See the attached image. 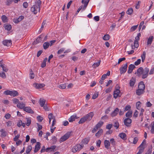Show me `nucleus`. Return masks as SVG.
Returning <instances> with one entry per match:
<instances>
[{"label":"nucleus","mask_w":154,"mask_h":154,"mask_svg":"<svg viewBox=\"0 0 154 154\" xmlns=\"http://www.w3.org/2000/svg\"><path fill=\"white\" fill-rule=\"evenodd\" d=\"M22 125V122L21 120H19L18 123L17 124V125L18 127H20Z\"/></svg>","instance_id":"63"},{"label":"nucleus","mask_w":154,"mask_h":154,"mask_svg":"<svg viewBox=\"0 0 154 154\" xmlns=\"http://www.w3.org/2000/svg\"><path fill=\"white\" fill-rule=\"evenodd\" d=\"M141 36V34L140 33L138 34L137 36L135 38V40L134 42V45H131V48L132 49H134L135 48H137L139 45L138 41L140 40V37Z\"/></svg>","instance_id":"3"},{"label":"nucleus","mask_w":154,"mask_h":154,"mask_svg":"<svg viewBox=\"0 0 154 154\" xmlns=\"http://www.w3.org/2000/svg\"><path fill=\"white\" fill-rule=\"evenodd\" d=\"M82 4H84L83 6L82 7V10H84L86 9V8L87 7L89 3V1L82 0Z\"/></svg>","instance_id":"16"},{"label":"nucleus","mask_w":154,"mask_h":154,"mask_svg":"<svg viewBox=\"0 0 154 154\" xmlns=\"http://www.w3.org/2000/svg\"><path fill=\"white\" fill-rule=\"evenodd\" d=\"M104 143L105 148L107 149H109L110 145L109 141L108 140H105L104 141Z\"/></svg>","instance_id":"17"},{"label":"nucleus","mask_w":154,"mask_h":154,"mask_svg":"<svg viewBox=\"0 0 154 154\" xmlns=\"http://www.w3.org/2000/svg\"><path fill=\"white\" fill-rule=\"evenodd\" d=\"M52 141H53V142H52L53 144H55L57 141V138H56L54 136L52 137Z\"/></svg>","instance_id":"58"},{"label":"nucleus","mask_w":154,"mask_h":154,"mask_svg":"<svg viewBox=\"0 0 154 154\" xmlns=\"http://www.w3.org/2000/svg\"><path fill=\"white\" fill-rule=\"evenodd\" d=\"M89 141V139L88 138H85V139L83 140L82 141V142L85 144H87L88 143V141Z\"/></svg>","instance_id":"48"},{"label":"nucleus","mask_w":154,"mask_h":154,"mask_svg":"<svg viewBox=\"0 0 154 154\" xmlns=\"http://www.w3.org/2000/svg\"><path fill=\"white\" fill-rule=\"evenodd\" d=\"M41 1L40 0H36L35 4L31 7V10L35 14L40 11V7L41 4Z\"/></svg>","instance_id":"1"},{"label":"nucleus","mask_w":154,"mask_h":154,"mask_svg":"<svg viewBox=\"0 0 154 154\" xmlns=\"http://www.w3.org/2000/svg\"><path fill=\"white\" fill-rule=\"evenodd\" d=\"M37 118L38 121L40 122H41L43 119V118L40 116H38Z\"/></svg>","instance_id":"59"},{"label":"nucleus","mask_w":154,"mask_h":154,"mask_svg":"<svg viewBox=\"0 0 154 154\" xmlns=\"http://www.w3.org/2000/svg\"><path fill=\"white\" fill-rule=\"evenodd\" d=\"M46 100L43 98H40L39 99V103L41 107L44 106L45 105Z\"/></svg>","instance_id":"21"},{"label":"nucleus","mask_w":154,"mask_h":154,"mask_svg":"<svg viewBox=\"0 0 154 154\" xmlns=\"http://www.w3.org/2000/svg\"><path fill=\"white\" fill-rule=\"evenodd\" d=\"M110 143L113 146H114L116 145V142L115 141L114 139L113 138H112L110 139Z\"/></svg>","instance_id":"49"},{"label":"nucleus","mask_w":154,"mask_h":154,"mask_svg":"<svg viewBox=\"0 0 154 154\" xmlns=\"http://www.w3.org/2000/svg\"><path fill=\"white\" fill-rule=\"evenodd\" d=\"M110 75V71H108L106 74H104L102 75V77H106V76H109Z\"/></svg>","instance_id":"60"},{"label":"nucleus","mask_w":154,"mask_h":154,"mask_svg":"<svg viewBox=\"0 0 154 154\" xmlns=\"http://www.w3.org/2000/svg\"><path fill=\"white\" fill-rule=\"evenodd\" d=\"M44 35L43 34H42L33 42V44L35 45L38 43L41 42L42 41V38L44 36Z\"/></svg>","instance_id":"9"},{"label":"nucleus","mask_w":154,"mask_h":154,"mask_svg":"<svg viewBox=\"0 0 154 154\" xmlns=\"http://www.w3.org/2000/svg\"><path fill=\"white\" fill-rule=\"evenodd\" d=\"M136 82V79L135 78H132L130 80V85L131 87L133 86Z\"/></svg>","instance_id":"27"},{"label":"nucleus","mask_w":154,"mask_h":154,"mask_svg":"<svg viewBox=\"0 0 154 154\" xmlns=\"http://www.w3.org/2000/svg\"><path fill=\"white\" fill-rule=\"evenodd\" d=\"M83 144H77L72 147V152L73 153H75L77 151H79L83 148Z\"/></svg>","instance_id":"4"},{"label":"nucleus","mask_w":154,"mask_h":154,"mask_svg":"<svg viewBox=\"0 0 154 154\" xmlns=\"http://www.w3.org/2000/svg\"><path fill=\"white\" fill-rule=\"evenodd\" d=\"M103 131L102 129H100L98 132L95 134V136L97 137H99Z\"/></svg>","instance_id":"34"},{"label":"nucleus","mask_w":154,"mask_h":154,"mask_svg":"<svg viewBox=\"0 0 154 154\" xmlns=\"http://www.w3.org/2000/svg\"><path fill=\"white\" fill-rule=\"evenodd\" d=\"M64 51V48H62L58 51L57 53L58 54H60L62 53V52H63Z\"/></svg>","instance_id":"64"},{"label":"nucleus","mask_w":154,"mask_h":154,"mask_svg":"<svg viewBox=\"0 0 154 154\" xmlns=\"http://www.w3.org/2000/svg\"><path fill=\"white\" fill-rule=\"evenodd\" d=\"M34 85H35L36 88L37 89L42 88L45 86L44 84L35 83Z\"/></svg>","instance_id":"25"},{"label":"nucleus","mask_w":154,"mask_h":154,"mask_svg":"<svg viewBox=\"0 0 154 154\" xmlns=\"http://www.w3.org/2000/svg\"><path fill=\"white\" fill-rule=\"evenodd\" d=\"M143 69L142 67L139 68L137 71V74L138 76H140L142 74Z\"/></svg>","instance_id":"24"},{"label":"nucleus","mask_w":154,"mask_h":154,"mask_svg":"<svg viewBox=\"0 0 154 154\" xmlns=\"http://www.w3.org/2000/svg\"><path fill=\"white\" fill-rule=\"evenodd\" d=\"M120 87L118 85H116V90L113 93V97L115 99L117 98L118 96L119 97V94L120 93Z\"/></svg>","instance_id":"5"},{"label":"nucleus","mask_w":154,"mask_h":154,"mask_svg":"<svg viewBox=\"0 0 154 154\" xmlns=\"http://www.w3.org/2000/svg\"><path fill=\"white\" fill-rule=\"evenodd\" d=\"M2 43L4 46L8 47L10 46L12 44L11 40H5L2 42Z\"/></svg>","instance_id":"10"},{"label":"nucleus","mask_w":154,"mask_h":154,"mask_svg":"<svg viewBox=\"0 0 154 154\" xmlns=\"http://www.w3.org/2000/svg\"><path fill=\"white\" fill-rule=\"evenodd\" d=\"M41 143L39 142H37L35 146V149L34 152L35 153L37 152L40 149V148Z\"/></svg>","instance_id":"15"},{"label":"nucleus","mask_w":154,"mask_h":154,"mask_svg":"<svg viewBox=\"0 0 154 154\" xmlns=\"http://www.w3.org/2000/svg\"><path fill=\"white\" fill-rule=\"evenodd\" d=\"M125 60V57H123L122 58H120L118 60V61L117 63L118 64H119L121 62Z\"/></svg>","instance_id":"61"},{"label":"nucleus","mask_w":154,"mask_h":154,"mask_svg":"<svg viewBox=\"0 0 154 154\" xmlns=\"http://www.w3.org/2000/svg\"><path fill=\"white\" fill-rule=\"evenodd\" d=\"M59 87L61 89H64L66 88V86L65 84L59 85Z\"/></svg>","instance_id":"54"},{"label":"nucleus","mask_w":154,"mask_h":154,"mask_svg":"<svg viewBox=\"0 0 154 154\" xmlns=\"http://www.w3.org/2000/svg\"><path fill=\"white\" fill-rule=\"evenodd\" d=\"M4 27L6 30L9 31L11 28V26L10 25H5Z\"/></svg>","instance_id":"42"},{"label":"nucleus","mask_w":154,"mask_h":154,"mask_svg":"<svg viewBox=\"0 0 154 154\" xmlns=\"http://www.w3.org/2000/svg\"><path fill=\"white\" fill-rule=\"evenodd\" d=\"M72 133V131L68 132L62 137L60 139V141L63 142L67 139L69 137Z\"/></svg>","instance_id":"7"},{"label":"nucleus","mask_w":154,"mask_h":154,"mask_svg":"<svg viewBox=\"0 0 154 154\" xmlns=\"http://www.w3.org/2000/svg\"><path fill=\"white\" fill-rule=\"evenodd\" d=\"M131 108V106L129 105H127L125 108L124 109V112H125L126 111L129 110Z\"/></svg>","instance_id":"52"},{"label":"nucleus","mask_w":154,"mask_h":154,"mask_svg":"<svg viewBox=\"0 0 154 154\" xmlns=\"http://www.w3.org/2000/svg\"><path fill=\"white\" fill-rule=\"evenodd\" d=\"M128 66V63H126L125 64L122 65L119 69L120 73L121 74H124L127 71Z\"/></svg>","instance_id":"6"},{"label":"nucleus","mask_w":154,"mask_h":154,"mask_svg":"<svg viewBox=\"0 0 154 154\" xmlns=\"http://www.w3.org/2000/svg\"><path fill=\"white\" fill-rule=\"evenodd\" d=\"M56 147V146L55 145L51 146L50 147L47 148L45 149V151L47 152H49L52 151H53V152H54V150L55 149Z\"/></svg>","instance_id":"14"},{"label":"nucleus","mask_w":154,"mask_h":154,"mask_svg":"<svg viewBox=\"0 0 154 154\" xmlns=\"http://www.w3.org/2000/svg\"><path fill=\"white\" fill-rule=\"evenodd\" d=\"M13 2V0H7L5 2L6 5L9 6Z\"/></svg>","instance_id":"47"},{"label":"nucleus","mask_w":154,"mask_h":154,"mask_svg":"<svg viewBox=\"0 0 154 154\" xmlns=\"http://www.w3.org/2000/svg\"><path fill=\"white\" fill-rule=\"evenodd\" d=\"M23 110L24 111L29 113H33L34 112V111L30 107H26L24 108Z\"/></svg>","instance_id":"12"},{"label":"nucleus","mask_w":154,"mask_h":154,"mask_svg":"<svg viewBox=\"0 0 154 154\" xmlns=\"http://www.w3.org/2000/svg\"><path fill=\"white\" fill-rule=\"evenodd\" d=\"M138 88L139 89H143V90H144L145 88V85L143 84V82L141 81L139 83L138 85Z\"/></svg>","instance_id":"19"},{"label":"nucleus","mask_w":154,"mask_h":154,"mask_svg":"<svg viewBox=\"0 0 154 154\" xmlns=\"http://www.w3.org/2000/svg\"><path fill=\"white\" fill-rule=\"evenodd\" d=\"M149 69L148 68L146 67L143 69L142 75L143 76H147L149 72Z\"/></svg>","instance_id":"18"},{"label":"nucleus","mask_w":154,"mask_h":154,"mask_svg":"<svg viewBox=\"0 0 154 154\" xmlns=\"http://www.w3.org/2000/svg\"><path fill=\"white\" fill-rule=\"evenodd\" d=\"M103 122L100 121L96 125L95 127L98 128H100L103 125Z\"/></svg>","instance_id":"44"},{"label":"nucleus","mask_w":154,"mask_h":154,"mask_svg":"<svg viewBox=\"0 0 154 154\" xmlns=\"http://www.w3.org/2000/svg\"><path fill=\"white\" fill-rule=\"evenodd\" d=\"M32 147L31 145H29L28 146L26 151V154H29L30 153V152L32 149Z\"/></svg>","instance_id":"31"},{"label":"nucleus","mask_w":154,"mask_h":154,"mask_svg":"<svg viewBox=\"0 0 154 154\" xmlns=\"http://www.w3.org/2000/svg\"><path fill=\"white\" fill-rule=\"evenodd\" d=\"M18 95V92L16 91H12V93H11V96L14 97L17 96Z\"/></svg>","instance_id":"43"},{"label":"nucleus","mask_w":154,"mask_h":154,"mask_svg":"<svg viewBox=\"0 0 154 154\" xmlns=\"http://www.w3.org/2000/svg\"><path fill=\"white\" fill-rule=\"evenodd\" d=\"M138 149H139V151L136 154H141L142 152H143L144 151V150L145 149V147H140L138 148V147L137 148Z\"/></svg>","instance_id":"33"},{"label":"nucleus","mask_w":154,"mask_h":154,"mask_svg":"<svg viewBox=\"0 0 154 154\" xmlns=\"http://www.w3.org/2000/svg\"><path fill=\"white\" fill-rule=\"evenodd\" d=\"M76 117V115H73L70 116V118L69 119V121L70 122H72L75 120Z\"/></svg>","instance_id":"32"},{"label":"nucleus","mask_w":154,"mask_h":154,"mask_svg":"<svg viewBox=\"0 0 154 154\" xmlns=\"http://www.w3.org/2000/svg\"><path fill=\"white\" fill-rule=\"evenodd\" d=\"M37 124L38 126V128L37 129L38 131H39L40 130L42 129V125H39L38 123H37Z\"/></svg>","instance_id":"62"},{"label":"nucleus","mask_w":154,"mask_h":154,"mask_svg":"<svg viewBox=\"0 0 154 154\" xmlns=\"http://www.w3.org/2000/svg\"><path fill=\"white\" fill-rule=\"evenodd\" d=\"M119 136L123 140H126V135L124 133H120L119 135Z\"/></svg>","instance_id":"30"},{"label":"nucleus","mask_w":154,"mask_h":154,"mask_svg":"<svg viewBox=\"0 0 154 154\" xmlns=\"http://www.w3.org/2000/svg\"><path fill=\"white\" fill-rule=\"evenodd\" d=\"M153 38V36H150L148 39L147 45H150L152 43Z\"/></svg>","instance_id":"23"},{"label":"nucleus","mask_w":154,"mask_h":154,"mask_svg":"<svg viewBox=\"0 0 154 154\" xmlns=\"http://www.w3.org/2000/svg\"><path fill=\"white\" fill-rule=\"evenodd\" d=\"M112 124H108L106 125V129L110 130L112 128Z\"/></svg>","instance_id":"53"},{"label":"nucleus","mask_w":154,"mask_h":154,"mask_svg":"<svg viewBox=\"0 0 154 154\" xmlns=\"http://www.w3.org/2000/svg\"><path fill=\"white\" fill-rule=\"evenodd\" d=\"M100 60H99V61L98 62L94 63L92 65V67L93 68H95L96 67L98 66L100 64Z\"/></svg>","instance_id":"41"},{"label":"nucleus","mask_w":154,"mask_h":154,"mask_svg":"<svg viewBox=\"0 0 154 154\" xmlns=\"http://www.w3.org/2000/svg\"><path fill=\"white\" fill-rule=\"evenodd\" d=\"M12 91L7 90L5 91L4 92V94L6 95H9L11 96Z\"/></svg>","instance_id":"46"},{"label":"nucleus","mask_w":154,"mask_h":154,"mask_svg":"<svg viewBox=\"0 0 154 154\" xmlns=\"http://www.w3.org/2000/svg\"><path fill=\"white\" fill-rule=\"evenodd\" d=\"M119 111V109L118 108H116L115 110L113 111L110 114L111 116L112 117H114L116 116Z\"/></svg>","instance_id":"11"},{"label":"nucleus","mask_w":154,"mask_h":154,"mask_svg":"<svg viewBox=\"0 0 154 154\" xmlns=\"http://www.w3.org/2000/svg\"><path fill=\"white\" fill-rule=\"evenodd\" d=\"M50 44L48 42H45L43 44L44 48L45 49H47L49 46Z\"/></svg>","instance_id":"39"},{"label":"nucleus","mask_w":154,"mask_h":154,"mask_svg":"<svg viewBox=\"0 0 154 154\" xmlns=\"http://www.w3.org/2000/svg\"><path fill=\"white\" fill-rule=\"evenodd\" d=\"M146 53L145 51L143 52L142 54L141 55V58L142 59V61L143 62H144V61L146 58Z\"/></svg>","instance_id":"37"},{"label":"nucleus","mask_w":154,"mask_h":154,"mask_svg":"<svg viewBox=\"0 0 154 154\" xmlns=\"http://www.w3.org/2000/svg\"><path fill=\"white\" fill-rule=\"evenodd\" d=\"M132 120L130 118H126L124 120V123L127 127H130L131 125Z\"/></svg>","instance_id":"8"},{"label":"nucleus","mask_w":154,"mask_h":154,"mask_svg":"<svg viewBox=\"0 0 154 154\" xmlns=\"http://www.w3.org/2000/svg\"><path fill=\"white\" fill-rule=\"evenodd\" d=\"M132 111H129L125 114V116L127 118H130L132 116Z\"/></svg>","instance_id":"26"},{"label":"nucleus","mask_w":154,"mask_h":154,"mask_svg":"<svg viewBox=\"0 0 154 154\" xmlns=\"http://www.w3.org/2000/svg\"><path fill=\"white\" fill-rule=\"evenodd\" d=\"M138 26V25H136V26H132L130 29V30L131 32H133L134 31L135 29H136L137 27Z\"/></svg>","instance_id":"51"},{"label":"nucleus","mask_w":154,"mask_h":154,"mask_svg":"<svg viewBox=\"0 0 154 154\" xmlns=\"http://www.w3.org/2000/svg\"><path fill=\"white\" fill-rule=\"evenodd\" d=\"M17 106L20 109H22L24 108L25 106V104L23 103H19L17 105Z\"/></svg>","instance_id":"29"},{"label":"nucleus","mask_w":154,"mask_h":154,"mask_svg":"<svg viewBox=\"0 0 154 154\" xmlns=\"http://www.w3.org/2000/svg\"><path fill=\"white\" fill-rule=\"evenodd\" d=\"M114 125L113 126L116 129L118 128L119 127V124L118 121L117 120H114Z\"/></svg>","instance_id":"28"},{"label":"nucleus","mask_w":154,"mask_h":154,"mask_svg":"<svg viewBox=\"0 0 154 154\" xmlns=\"http://www.w3.org/2000/svg\"><path fill=\"white\" fill-rule=\"evenodd\" d=\"M141 62V60L140 59H138L136 61H135L134 63V64L136 66L138 65Z\"/></svg>","instance_id":"55"},{"label":"nucleus","mask_w":154,"mask_h":154,"mask_svg":"<svg viewBox=\"0 0 154 154\" xmlns=\"http://www.w3.org/2000/svg\"><path fill=\"white\" fill-rule=\"evenodd\" d=\"M110 36L108 34H106L103 37V39L105 40H108L110 38Z\"/></svg>","instance_id":"45"},{"label":"nucleus","mask_w":154,"mask_h":154,"mask_svg":"<svg viewBox=\"0 0 154 154\" xmlns=\"http://www.w3.org/2000/svg\"><path fill=\"white\" fill-rule=\"evenodd\" d=\"M24 17L23 16H20L17 19H15L14 20V22L15 23H18L19 22L21 21L23 19Z\"/></svg>","instance_id":"20"},{"label":"nucleus","mask_w":154,"mask_h":154,"mask_svg":"<svg viewBox=\"0 0 154 154\" xmlns=\"http://www.w3.org/2000/svg\"><path fill=\"white\" fill-rule=\"evenodd\" d=\"M133 11V9L132 8H128V10L126 11V13L128 14L131 15Z\"/></svg>","instance_id":"38"},{"label":"nucleus","mask_w":154,"mask_h":154,"mask_svg":"<svg viewBox=\"0 0 154 154\" xmlns=\"http://www.w3.org/2000/svg\"><path fill=\"white\" fill-rule=\"evenodd\" d=\"M135 67V66L134 65L132 64H130L128 67V73L129 74L131 73Z\"/></svg>","instance_id":"13"},{"label":"nucleus","mask_w":154,"mask_h":154,"mask_svg":"<svg viewBox=\"0 0 154 154\" xmlns=\"http://www.w3.org/2000/svg\"><path fill=\"white\" fill-rule=\"evenodd\" d=\"M48 60L47 57H45L43 60L42 63L41 64V66L43 68L46 66V63Z\"/></svg>","instance_id":"35"},{"label":"nucleus","mask_w":154,"mask_h":154,"mask_svg":"<svg viewBox=\"0 0 154 154\" xmlns=\"http://www.w3.org/2000/svg\"><path fill=\"white\" fill-rule=\"evenodd\" d=\"M1 18L2 21L4 23L8 21V18L5 15H3Z\"/></svg>","instance_id":"36"},{"label":"nucleus","mask_w":154,"mask_h":154,"mask_svg":"<svg viewBox=\"0 0 154 154\" xmlns=\"http://www.w3.org/2000/svg\"><path fill=\"white\" fill-rule=\"evenodd\" d=\"M94 115V114L93 112H90L84 116L82 118L79 122V124H83L85 121H90L91 119Z\"/></svg>","instance_id":"2"},{"label":"nucleus","mask_w":154,"mask_h":154,"mask_svg":"<svg viewBox=\"0 0 154 154\" xmlns=\"http://www.w3.org/2000/svg\"><path fill=\"white\" fill-rule=\"evenodd\" d=\"M152 146H151L150 148L148 150L147 152L145 154H151L152 151Z\"/></svg>","instance_id":"57"},{"label":"nucleus","mask_w":154,"mask_h":154,"mask_svg":"<svg viewBox=\"0 0 154 154\" xmlns=\"http://www.w3.org/2000/svg\"><path fill=\"white\" fill-rule=\"evenodd\" d=\"M146 141V140H144L141 143V144L138 146V148L140 147H145V143Z\"/></svg>","instance_id":"50"},{"label":"nucleus","mask_w":154,"mask_h":154,"mask_svg":"<svg viewBox=\"0 0 154 154\" xmlns=\"http://www.w3.org/2000/svg\"><path fill=\"white\" fill-rule=\"evenodd\" d=\"M145 92L144 90L143 89H141L138 88L136 90V93L137 95H140L143 94Z\"/></svg>","instance_id":"22"},{"label":"nucleus","mask_w":154,"mask_h":154,"mask_svg":"<svg viewBox=\"0 0 154 154\" xmlns=\"http://www.w3.org/2000/svg\"><path fill=\"white\" fill-rule=\"evenodd\" d=\"M98 96V93L94 94L92 96V99H96Z\"/></svg>","instance_id":"56"},{"label":"nucleus","mask_w":154,"mask_h":154,"mask_svg":"<svg viewBox=\"0 0 154 154\" xmlns=\"http://www.w3.org/2000/svg\"><path fill=\"white\" fill-rule=\"evenodd\" d=\"M48 118L49 120H51V119H53V120L55 119V116L53 115L52 113H51L49 114L48 116Z\"/></svg>","instance_id":"40"}]
</instances>
